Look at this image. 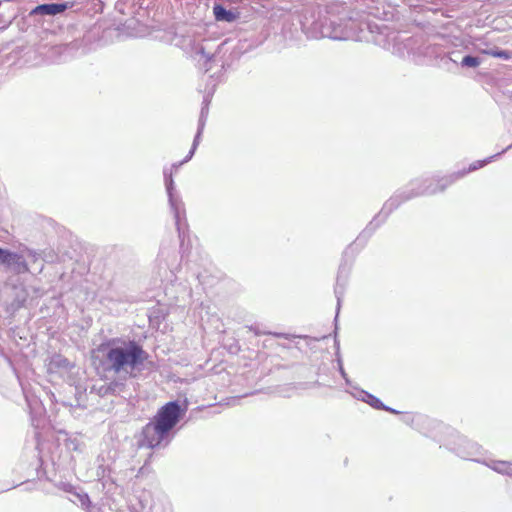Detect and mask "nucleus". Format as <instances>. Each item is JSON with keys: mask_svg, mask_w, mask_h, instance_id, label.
Here are the masks:
<instances>
[{"mask_svg": "<svg viewBox=\"0 0 512 512\" xmlns=\"http://www.w3.org/2000/svg\"><path fill=\"white\" fill-rule=\"evenodd\" d=\"M186 411L187 407L178 400L164 404L142 428L139 446L149 449L166 448L174 437V428L185 416Z\"/></svg>", "mask_w": 512, "mask_h": 512, "instance_id": "obj_2", "label": "nucleus"}, {"mask_svg": "<svg viewBox=\"0 0 512 512\" xmlns=\"http://www.w3.org/2000/svg\"><path fill=\"white\" fill-rule=\"evenodd\" d=\"M8 257H11L10 250L0 247V265H5V263L8 261Z\"/></svg>", "mask_w": 512, "mask_h": 512, "instance_id": "obj_24", "label": "nucleus"}, {"mask_svg": "<svg viewBox=\"0 0 512 512\" xmlns=\"http://www.w3.org/2000/svg\"><path fill=\"white\" fill-rule=\"evenodd\" d=\"M431 180L417 178L409 182V184L397 190L384 204L381 211L373 218V220L360 233L357 240H367L376 229L384 223L388 216L403 203L423 195H434L437 188H431Z\"/></svg>", "mask_w": 512, "mask_h": 512, "instance_id": "obj_4", "label": "nucleus"}, {"mask_svg": "<svg viewBox=\"0 0 512 512\" xmlns=\"http://www.w3.org/2000/svg\"><path fill=\"white\" fill-rule=\"evenodd\" d=\"M167 196L170 210L173 213L175 219V225L178 232L179 240L181 245H183L187 228L184 203L176 190L167 192Z\"/></svg>", "mask_w": 512, "mask_h": 512, "instance_id": "obj_7", "label": "nucleus"}, {"mask_svg": "<svg viewBox=\"0 0 512 512\" xmlns=\"http://www.w3.org/2000/svg\"><path fill=\"white\" fill-rule=\"evenodd\" d=\"M163 176H164V184L166 188V192L175 191V183L173 180V174L172 171L168 168H164L163 170Z\"/></svg>", "mask_w": 512, "mask_h": 512, "instance_id": "obj_20", "label": "nucleus"}, {"mask_svg": "<svg viewBox=\"0 0 512 512\" xmlns=\"http://www.w3.org/2000/svg\"><path fill=\"white\" fill-rule=\"evenodd\" d=\"M69 366L70 362L66 357L61 354H54L47 363V371L49 373H58L67 370Z\"/></svg>", "mask_w": 512, "mask_h": 512, "instance_id": "obj_10", "label": "nucleus"}, {"mask_svg": "<svg viewBox=\"0 0 512 512\" xmlns=\"http://www.w3.org/2000/svg\"><path fill=\"white\" fill-rule=\"evenodd\" d=\"M415 417L414 415H410V414H407L403 417V422L408 424V425H412L414 420H415Z\"/></svg>", "mask_w": 512, "mask_h": 512, "instance_id": "obj_27", "label": "nucleus"}, {"mask_svg": "<svg viewBox=\"0 0 512 512\" xmlns=\"http://www.w3.org/2000/svg\"><path fill=\"white\" fill-rule=\"evenodd\" d=\"M56 486L64 492L73 494L82 507L89 506V504H90L89 496L85 493L81 494V493L75 492L74 487L70 483L61 481Z\"/></svg>", "mask_w": 512, "mask_h": 512, "instance_id": "obj_14", "label": "nucleus"}, {"mask_svg": "<svg viewBox=\"0 0 512 512\" xmlns=\"http://www.w3.org/2000/svg\"><path fill=\"white\" fill-rule=\"evenodd\" d=\"M506 470H507V472H505L504 475L512 477V463L511 462L508 463Z\"/></svg>", "mask_w": 512, "mask_h": 512, "instance_id": "obj_28", "label": "nucleus"}, {"mask_svg": "<svg viewBox=\"0 0 512 512\" xmlns=\"http://www.w3.org/2000/svg\"><path fill=\"white\" fill-rule=\"evenodd\" d=\"M73 6L72 2H62V3H46L36 6L31 14L37 15H57L63 13L68 8Z\"/></svg>", "mask_w": 512, "mask_h": 512, "instance_id": "obj_8", "label": "nucleus"}, {"mask_svg": "<svg viewBox=\"0 0 512 512\" xmlns=\"http://www.w3.org/2000/svg\"><path fill=\"white\" fill-rule=\"evenodd\" d=\"M108 371L135 376L148 358V353L135 340L113 338L99 347Z\"/></svg>", "mask_w": 512, "mask_h": 512, "instance_id": "obj_3", "label": "nucleus"}, {"mask_svg": "<svg viewBox=\"0 0 512 512\" xmlns=\"http://www.w3.org/2000/svg\"><path fill=\"white\" fill-rule=\"evenodd\" d=\"M213 14L217 21L232 23L239 17V12L227 10L221 4H215L213 6Z\"/></svg>", "mask_w": 512, "mask_h": 512, "instance_id": "obj_11", "label": "nucleus"}, {"mask_svg": "<svg viewBox=\"0 0 512 512\" xmlns=\"http://www.w3.org/2000/svg\"><path fill=\"white\" fill-rule=\"evenodd\" d=\"M465 175L466 171H457L443 177H437V184L439 185L437 193L445 191L447 187L463 178Z\"/></svg>", "mask_w": 512, "mask_h": 512, "instance_id": "obj_13", "label": "nucleus"}, {"mask_svg": "<svg viewBox=\"0 0 512 512\" xmlns=\"http://www.w3.org/2000/svg\"><path fill=\"white\" fill-rule=\"evenodd\" d=\"M106 386L107 390H109V394H119L124 388V384L117 381L111 382Z\"/></svg>", "mask_w": 512, "mask_h": 512, "instance_id": "obj_22", "label": "nucleus"}, {"mask_svg": "<svg viewBox=\"0 0 512 512\" xmlns=\"http://www.w3.org/2000/svg\"><path fill=\"white\" fill-rule=\"evenodd\" d=\"M354 396L358 400L366 402L367 404H369L371 407H373L375 409L381 410V408H386V405H384L379 398H377L376 396H374L364 390H359L357 392V394H355Z\"/></svg>", "mask_w": 512, "mask_h": 512, "instance_id": "obj_15", "label": "nucleus"}, {"mask_svg": "<svg viewBox=\"0 0 512 512\" xmlns=\"http://www.w3.org/2000/svg\"><path fill=\"white\" fill-rule=\"evenodd\" d=\"M480 463L484 464L495 472L504 475V473L507 472L506 468L509 462L501 460H481Z\"/></svg>", "mask_w": 512, "mask_h": 512, "instance_id": "obj_16", "label": "nucleus"}, {"mask_svg": "<svg viewBox=\"0 0 512 512\" xmlns=\"http://www.w3.org/2000/svg\"><path fill=\"white\" fill-rule=\"evenodd\" d=\"M10 256L11 257L7 258L8 261L5 263V266L11 268L16 273H26L29 271L28 264L24 260L23 256L11 251Z\"/></svg>", "mask_w": 512, "mask_h": 512, "instance_id": "obj_12", "label": "nucleus"}, {"mask_svg": "<svg viewBox=\"0 0 512 512\" xmlns=\"http://www.w3.org/2000/svg\"><path fill=\"white\" fill-rule=\"evenodd\" d=\"M203 122H201L200 125H198V130H197V133L195 135V138L193 140V144H192V147L188 153V155L184 158V162H188L194 155L196 149H197V146L199 145V141H200V137H201V134H202V131H203Z\"/></svg>", "mask_w": 512, "mask_h": 512, "instance_id": "obj_19", "label": "nucleus"}, {"mask_svg": "<svg viewBox=\"0 0 512 512\" xmlns=\"http://www.w3.org/2000/svg\"><path fill=\"white\" fill-rule=\"evenodd\" d=\"M482 53H484L486 55H489V56H492V57H495V58H500V59H503V60H510V59H512V52L511 51L502 50V49H499L498 47L484 49V50H482Z\"/></svg>", "mask_w": 512, "mask_h": 512, "instance_id": "obj_17", "label": "nucleus"}, {"mask_svg": "<svg viewBox=\"0 0 512 512\" xmlns=\"http://www.w3.org/2000/svg\"><path fill=\"white\" fill-rule=\"evenodd\" d=\"M481 64V60L478 57L466 55L461 60L462 67L476 68Z\"/></svg>", "mask_w": 512, "mask_h": 512, "instance_id": "obj_21", "label": "nucleus"}, {"mask_svg": "<svg viewBox=\"0 0 512 512\" xmlns=\"http://www.w3.org/2000/svg\"><path fill=\"white\" fill-rule=\"evenodd\" d=\"M211 41H193L190 49L191 56L198 62L205 72H209L214 66L219 65L217 50L213 51L210 47Z\"/></svg>", "mask_w": 512, "mask_h": 512, "instance_id": "obj_6", "label": "nucleus"}, {"mask_svg": "<svg viewBox=\"0 0 512 512\" xmlns=\"http://www.w3.org/2000/svg\"><path fill=\"white\" fill-rule=\"evenodd\" d=\"M381 410H385V411H388V412L393 413V414H399L400 413L399 411H397V410H395V409H393L391 407H388V406H386V408H381Z\"/></svg>", "mask_w": 512, "mask_h": 512, "instance_id": "obj_32", "label": "nucleus"}, {"mask_svg": "<svg viewBox=\"0 0 512 512\" xmlns=\"http://www.w3.org/2000/svg\"><path fill=\"white\" fill-rule=\"evenodd\" d=\"M184 163H185V162H184V159H183L181 162L174 163V164L171 166V168H168V169H169V170H171V171H172V169L177 170V169H178L180 166H182Z\"/></svg>", "mask_w": 512, "mask_h": 512, "instance_id": "obj_29", "label": "nucleus"}, {"mask_svg": "<svg viewBox=\"0 0 512 512\" xmlns=\"http://www.w3.org/2000/svg\"><path fill=\"white\" fill-rule=\"evenodd\" d=\"M498 156H499V154H495V155L490 156L484 160H477V161L473 162L472 164H470L468 169H463L462 171H466V175H467L470 172L476 171V170L484 167L486 164L490 163L493 159H495Z\"/></svg>", "mask_w": 512, "mask_h": 512, "instance_id": "obj_18", "label": "nucleus"}, {"mask_svg": "<svg viewBox=\"0 0 512 512\" xmlns=\"http://www.w3.org/2000/svg\"><path fill=\"white\" fill-rule=\"evenodd\" d=\"M352 5L351 2L332 0L324 12L319 11L317 19L305 17L302 30L314 39L371 41L417 64L440 56L441 48L423 34L411 36L407 32L390 31L384 24L370 19V13L366 14Z\"/></svg>", "mask_w": 512, "mask_h": 512, "instance_id": "obj_1", "label": "nucleus"}, {"mask_svg": "<svg viewBox=\"0 0 512 512\" xmlns=\"http://www.w3.org/2000/svg\"><path fill=\"white\" fill-rule=\"evenodd\" d=\"M106 467L104 465H99L97 468L96 475L98 478H104L106 476Z\"/></svg>", "mask_w": 512, "mask_h": 512, "instance_id": "obj_26", "label": "nucleus"}, {"mask_svg": "<svg viewBox=\"0 0 512 512\" xmlns=\"http://www.w3.org/2000/svg\"><path fill=\"white\" fill-rule=\"evenodd\" d=\"M347 272L348 270L346 269L345 265H340L339 267V271H338V276H337V282H336V285H335V288H334V293H335V296H336V299H337V313H336V317L338 316V313H339V310H340V306H341V301H342V298L344 296V293H345V285H346V279H347Z\"/></svg>", "mask_w": 512, "mask_h": 512, "instance_id": "obj_9", "label": "nucleus"}, {"mask_svg": "<svg viewBox=\"0 0 512 512\" xmlns=\"http://www.w3.org/2000/svg\"><path fill=\"white\" fill-rule=\"evenodd\" d=\"M100 393H101L102 395H107V394H109V390H107V386H106V385H104V386H102V387L100 388Z\"/></svg>", "mask_w": 512, "mask_h": 512, "instance_id": "obj_33", "label": "nucleus"}, {"mask_svg": "<svg viewBox=\"0 0 512 512\" xmlns=\"http://www.w3.org/2000/svg\"><path fill=\"white\" fill-rule=\"evenodd\" d=\"M204 105L203 107L201 108V113H200V118H199V124H201V122H203V126L205 125V121H206V118H207V114H208V104H209V100L207 97L204 98Z\"/></svg>", "mask_w": 512, "mask_h": 512, "instance_id": "obj_23", "label": "nucleus"}, {"mask_svg": "<svg viewBox=\"0 0 512 512\" xmlns=\"http://www.w3.org/2000/svg\"><path fill=\"white\" fill-rule=\"evenodd\" d=\"M87 509V512H101L100 509L94 507V506H91V503L89 504L88 507H85Z\"/></svg>", "mask_w": 512, "mask_h": 512, "instance_id": "obj_30", "label": "nucleus"}, {"mask_svg": "<svg viewBox=\"0 0 512 512\" xmlns=\"http://www.w3.org/2000/svg\"><path fill=\"white\" fill-rule=\"evenodd\" d=\"M338 365H339V372H340L341 376L343 377V379L345 380V382H346L347 384H349V383H350V380H349V378H348V376H347V373L345 372V370H344V368H343V365H342V362H341V360H340V359H338Z\"/></svg>", "mask_w": 512, "mask_h": 512, "instance_id": "obj_25", "label": "nucleus"}, {"mask_svg": "<svg viewBox=\"0 0 512 512\" xmlns=\"http://www.w3.org/2000/svg\"><path fill=\"white\" fill-rule=\"evenodd\" d=\"M446 446L463 459L478 463L481 462V460L477 458V456L482 453L481 446L457 432H451L450 437L446 442Z\"/></svg>", "mask_w": 512, "mask_h": 512, "instance_id": "obj_5", "label": "nucleus"}, {"mask_svg": "<svg viewBox=\"0 0 512 512\" xmlns=\"http://www.w3.org/2000/svg\"><path fill=\"white\" fill-rule=\"evenodd\" d=\"M428 180H431V188H439V185L437 184V178H427Z\"/></svg>", "mask_w": 512, "mask_h": 512, "instance_id": "obj_31", "label": "nucleus"}, {"mask_svg": "<svg viewBox=\"0 0 512 512\" xmlns=\"http://www.w3.org/2000/svg\"><path fill=\"white\" fill-rule=\"evenodd\" d=\"M510 148H512V144L509 145L506 149L502 150L501 152H499L498 154L501 155L502 153L506 152L507 150H509Z\"/></svg>", "mask_w": 512, "mask_h": 512, "instance_id": "obj_34", "label": "nucleus"}]
</instances>
